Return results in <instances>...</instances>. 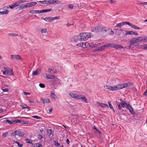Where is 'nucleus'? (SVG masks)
I'll use <instances>...</instances> for the list:
<instances>
[{
	"instance_id": "obj_56",
	"label": "nucleus",
	"mask_w": 147,
	"mask_h": 147,
	"mask_svg": "<svg viewBox=\"0 0 147 147\" xmlns=\"http://www.w3.org/2000/svg\"><path fill=\"white\" fill-rule=\"evenodd\" d=\"M20 107L23 109H26V108L29 109L30 108L28 107H24L23 105H20Z\"/></svg>"
},
{
	"instance_id": "obj_9",
	"label": "nucleus",
	"mask_w": 147,
	"mask_h": 147,
	"mask_svg": "<svg viewBox=\"0 0 147 147\" xmlns=\"http://www.w3.org/2000/svg\"><path fill=\"white\" fill-rule=\"evenodd\" d=\"M12 135L13 136H18L20 137H23L24 134L22 132L20 131H15L12 133Z\"/></svg>"
},
{
	"instance_id": "obj_43",
	"label": "nucleus",
	"mask_w": 147,
	"mask_h": 147,
	"mask_svg": "<svg viewBox=\"0 0 147 147\" xmlns=\"http://www.w3.org/2000/svg\"><path fill=\"white\" fill-rule=\"evenodd\" d=\"M42 33H46L47 31V30L46 28H43L41 30Z\"/></svg>"
},
{
	"instance_id": "obj_27",
	"label": "nucleus",
	"mask_w": 147,
	"mask_h": 147,
	"mask_svg": "<svg viewBox=\"0 0 147 147\" xmlns=\"http://www.w3.org/2000/svg\"><path fill=\"white\" fill-rule=\"evenodd\" d=\"M38 3H40L42 4H49V0H45L42 1H40L38 2Z\"/></svg>"
},
{
	"instance_id": "obj_44",
	"label": "nucleus",
	"mask_w": 147,
	"mask_h": 147,
	"mask_svg": "<svg viewBox=\"0 0 147 147\" xmlns=\"http://www.w3.org/2000/svg\"><path fill=\"white\" fill-rule=\"evenodd\" d=\"M54 144L55 146H59L60 145V144L58 143V142L57 141H54Z\"/></svg>"
},
{
	"instance_id": "obj_64",
	"label": "nucleus",
	"mask_w": 147,
	"mask_h": 147,
	"mask_svg": "<svg viewBox=\"0 0 147 147\" xmlns=\"http://www.w3.org/2000/svg\"><path fill=\"white\" fill-rule=\"evenodd\" d=\"M144 96H147V88L146 89V91L144 93Z\"/></svg>"
},
{
	"instance_id": "obj_4",
	"label": "nucleus",
	"mask_w": 147,
	"mask_h": 147,
	"mask_svg": "<svg viewBox=\"0 0 147 147\" xmlns=\"http://www.w3.org/2000/svg\"><path fill=\"white\" fill-rule=\"evenodd\" d=\"M80 36L81 41H85L90 37V33L89 32L82 33L80 34Z\"/></svg>"
},
{
	"instance_id": "obj_60",
	"label": "nucleus",
	"mask_w": 147,
	"mask_h": 147,
	"mask_svg": "<svg viewBox=\"0 0 147 147\" xmlns=\"http://www.w3.org/2000/svg\"><path fill=\"white\" fill-rule=\"evenodd\" d=\"M138 4H139V5L143 4V5H147V2H142V3H139Z\"/></svg>"
},
{
	"instance_id": "obj_38",
	"label": "nucleus",
	"mask_w": 147,
	"mask_h": 147,
	"mask_svg": "<svg viewBox=\"0 0 147 147\" xmlns=\"http://www.w3.org/2000/svg\"><path fill=\"white\" fill-rule=\"evenodd\" d=\"M34 147H42V145L38 143L34 145Z\"/></svg>"
},
{
	"instance_id": "obj_22",
	"label": "nucleus",
	"mask_w": 147,
	"mask_h": 147,
	"mask_svg": "<svg viewBox=\"0 0 147 147\" xmlns=\"http://www.w3.org/2000/svg\"><path fill=\"white\" fill-rule=\"evenodd\" d=\"M52 10V9H47L40 10H38V13L47 12L50 11Z\"/></svg>"
},
{
	"instance_id": "obj_58",
	"label": "nucleus",
	"mask_w": 147,
	"mask_h": 147,
	"mask_svg": "<svg viewBox=\"0 0 147 147\" xmlns=\"http://www.w3.org/2000/svg\"><path fill=\"white\" fill-rule=\"evenodd\" d=\"M38 139H39V140H41L43 138L42 136L40 135H38Z\"/></svg>"
},
{
	"instance_id": "obj_30",
	"label": "nucleus",
	"mask_w": 147,
	"mask_h": 147,
	"mask_svg": "<svg viewBox=\"0 0 147 147\" xmlns=\"http://www.w3.org/2000/svg\"><path fill=\"white\" fill-rule=\"evenodd\" d=\"M108 103L109 104V107L114 112H115L114 109L112 105L111 104V101H109L108 102Z\"/></svg>"
},
{
	"instance_id": "obj_25",
	"label": "nucleus",
	"mask_w": 147,
	"mask_h": 147,
	"mask_svg": "<svg viewBox=\"0 0 147 147\" xmlns=\"http://www.w3.org/2000/svg\"><path fill=\"white\" fill-rule=\"evenodd\" d=\"M28 3L29 7L34 6L37 4L36 2L35 1L31 2Z\"/></svg>"
},
{
	"instance_id": "obj_61",
	"label": "nucleus",
	"mask_w": 147,
	"mask_h": 147,
	"mask_svg": "<svg viewBox=\"0 0 147 147\" xmlns=\"http://www.w3.org/2000/svg\"><path fill=\"white\" fill-rule=\"evenodd\" d=\"M52 108L50 109L47 110V112L49 113H51L52 111Z\"/></svg>"
},
{
	"instance_id": "obj_21",
	"label": "nucleus",
	"mask_w": 147,
	"mask_h": 147,
	"mask_svg": "<svg viewBox=\"0 0 147 147\" xmlns=\"http://www.w3.org/2000/svg\"><path fill=\"white\" fill-rule=\"evenodd\" d=\"M128 25H129V26H130L132 28H133L134 29L136 30L140 29V28L139 27L134 25H133V24L131 23H129V24Z\"/></svg>"
},
{
	"instance_id": "obj_32",
	"label": "nucleus",
	"mask_w": 147,
	"mask_h": 147,
	"mask_svg": "<svg viewBox=\"0 0 147 147\" xmlns=\"http://www.w3.org/2000/svg\"><path fill=\"white\" fill-rule=\"evenodd\" d=\"M9 134L8 131H6L5 133H3L2 135V137L3 138H4L7 136Z\"/></svg>"
},
{
	"instance_id": "obj_54",
	"label": "nucleus",
	"mask_w": 147,
	"mask_h": 147,
	"mask_svg": "<svg viewBox=\"0 0 147 147\" xmlns=\"http://www.w3.org/2000/svg\"><path fill=\"white\" fill-rule=\"evenodd\" d=\"M9 124H12L14 122H13V121H11L10 120H7L6 121Z\"/></svg>"
},
{
	"instance_id": "obj_35",
	"label": "nucleus",
	"mask_w": 147,
	"mask_h": 147,
	"mask_svg": "<svg viewBox=\"0 0 147 147\" xmlns=\"http://www.w3.org/2000/svg\"><path fill=\"white\" fill-rule=\"evenodd\" d=\"M38 74V70H37L35 71H34L32 74L33 76H34L37 75Z\"/></svg>"
},
{
	"instance_id": "obj_62",
	"label": "nucleus",
	"mask_w": 147,
	"mask_h": 147,
	"mask_svg": "<svg viewBox=\"0 0 147 147\" xmlns=\"http://www.w3.org/2000/svg\"><path fill=\"white\" fill-rule=\"evenodd\" d=\"M69 8H70L71 9H72L73 7V5L72 4H70L68 6Z\"/></svg>"
},
{
	"instance_id": "obj_50",
	"label": "nucleus",
	"mask_w": 147,
	"mask_h": 147,
	"mask_svg": "<svg viewBox=\"0 0 147 147\" xmlns=\"http://www.w3.org/2000/svg\"><path fill=\"white\" fill-rule=\"evenodd\" d=\"M39 86L41 88H44L45 87V85L43 84L40 83L39 84Z\"/></svg>"
},
{
	"instance_id": "obj_29",
	"label": "nucleus",
	"mask_w": 147,
	"mask_h": 147,
	"mask_svg": "<svg viewBox=\"0 0 147 147\" xmlns=\"http://www.w3.org/2000/svg\"><path fill=\"white\" fill-rule=\"evenodd\" d=\"M107 27H100L99 32H106V31L105 30L106 28H107Z\"/></svg>"
},
{
	"instance_id": "obj_41",
	"label": "nucleus",
	"mask_w": 147,
	"mask_h": 147,
	"mask_svg": "<svg viewBox=\"0 0 147 147\" xmlns=\"http://www.w3.org/2000/svg\"><path fill=\"white\" fill-rule=\"evenodd\" d=\"M61 1H59L58 0H54V4H61Z\"/></svg>"
},
{
	"instance_id": "obj_3",
	"label": "nucleus",
	"mask_w": 147,
	"mask_h": 147,
	"mask_svg": "<svg viewBox=\"0 0 147 147\" xmlns=\"http://www.w3.org/2000/svg\"><path fill=\"white\" fill-rule=\"evenodd\" d=\"M130 42V46H129V48L131 47V45H133L135 46H138L139 45V39L138 37H134L132 38L131 40L129 41Z\"/></svg>"
},
{
	"instance_id": "obj_28",
	"label": "nucleus",
	"mask_w": 147,
	"mask_h": 147,
	"mask_svg": "<svg viewBox=\"0 0 147 147\" xmlns=\"http://www.w3.org/2000/svg\"><path fill=\"white\" fill-rule=\"evenodd\" d=\"M140 48L145 50H147V44H145L144 45H140Z\"/></svg>"
},
{
	"instance_id": "obj_19",
	"label": "nucleus",
	"mask_w": 147,
	"mask_h": 147,
	"mask_svg": "<svg viewBox=\"0 0 147 147\" xmlns=\"http://www.w3.org/2000/svg\"><path fill=\"white\" fill-rule=\"evenodd\" d=\"M97 105L98 106H99L100 107H102L103 108H108L109 106L107 104H106L102 103H100L97 102L96 103Z\"/></svg>"
},
{
	"instance_id": "obj_33",
	"label": "nucleus",
	"mask_w": 147,
	"mask_h": 147,
	"mask_svg": "<svg viewBox=\"0 0 147 147\" xmlns=\"http://www.w3.org/2000/svg\"><path fill=\"white\" fill-rule=\"evenodd\" d=\"M29 13L32 14L38 13V10H31L29 11Z\"/></svg>"
},
{
	"instance_id": "obj_14",
	"label": "nucleus",
	"mask_w": 147,
	"mask_h": 147,
	"mask_svg": "<svg viewBox=\"0 0 147 147\" xmlns=\"http://www.w3.org/2000/svg\"><path fill=\"white\" fill-rule=\"evenodd\" d=\"M20 9L19 10L29 8L28 3L22 4L20 5Z\"/></svg>"
},
{
	"instance_id": "obj_59",
	"label": "nucleus",
	"mask_w": 147,
	"mask_h": 147,
	"mask_svg": "<svg viewBox=\"0 0 147 147\" xmlns=\"http://www.w3.org/2000/svg\"><path fill=\"white\" fill-rule=\"evenodd\" d=\"M47 133L49 134V135L50 136L52 134V130L51 129L48 130L47 131Z\"/></svg>"
},
{
	"instance_id": "obj_49",
	"label": "nucleus",
	"mask_w": 147,
	"mask_h": 147,
	"mask_svg": "<svg viewBox=\"0 0 147 147\" xmlns=\"http://www.w3.org/2000/svg\"><path fill=\"white\" fill-rule=\"evenodd\" d=\"M54 0H49V4H54Z\"/></svg>"
},
{
	"instance_id": "obj_51",
	"label": "nucleus",
	"mask_w": 147,
	"mask_h": 147,
	"mask_svg": "<svg viewBox=\"0 0 147 147\" xmlns=\"http://www.w3.org/2000/svg\"><path fill=\"white\" fill-rule=\"evenodd\" d=\"M95 47H96L97 46H99L100 45V43L98 42H96L94 43Z\"/></svg>"
},
{
	"instance_id": "obj_1",
	"label": "nucleus",
	"mask_w": 147,
	"mask_h": 147,
	"mask_svg": "<svg viewBox=\"0 0 147 147\" xmlns=\"http://www.w3.org/2000/svg\"><path fill=\"white\" fill-rule=\"evenodd\" d=\"M69 95L73 98L80 99L86 102H87V99L86 98L85 96H83L81 94H76L73 93H70Z\"/></svg>"
},
{
	"instance_id": "obj_63",
	"label": "nucleus",
	"mask_w": 147,
	"mask_h": 147,
	"mask_svg": "<svg viewBox=\"0 0 147 147\" xmlns=\"http://www.w3.org/2000/svg\"><path fill=\"white\" fill-rule=\"evenodd\" d=\"M53 70L52 69L49 68L48 69V71L50 73H51V71Z\"/></svg>"
},
{
	"instance_id": "obj_48",
	"label": "nucleus",
	"mask_w": 147,
	"mask_h": 147,
	"mask_svg": "<svg viewBox=\"0 0 147 147\" xmlns=\"http://www.w3.org/2000/svg\"><path fill=\"white\" fill-rule=\"evenodd\" d=\"M125 34L126 35H131V31H125Z\"/></svg>"
},
{
	"instance_id": "obj_45",
	"label": "nucleus",
	"mask_w": 147,
	"mask_h": 147,
	"mask_svg": "<svg viewBox=\"0 0 147 147\" xmlns=\"http://www.w3.org/2000/svg\"><path fill=\"white\" fill-rule=\"evenodd\" d=\"M26 0H20L18 1L20 5L22 3H25L26 2Z\"/></svg>"
},
{
	"instance_id": "obj_18",
	"label": "nucleus",
	"mask_w": 147,
	"mask_h": 147,
	"mask_svg": "<svg viewBox=\"0 0 147 147\" xmlns=\"http://www.w3.org/2000/svg\"><path fill=\"white\" fill-rule=\"evenodd\" d=\"M19 5L18 1H17L14 3L12 4L11 5L9 6V7L11 9H13L15 7L18 6Z\"/></svg>"
},
{
	"instance_id": "obj_12",
	"label": "nucleus",
	"mask_w": 147,
	"mask_h": 147,
	"mask_svg": "<svg viewBox=\"0 0 147 147\" xmlns=\"http://www.w3.org/2000/svg\"><path fill=\"white\" fill-rule=\"evenodd\" d=\"M11 58L12 59H16L21 60L22 58L18 55H11Z\"/></svg>"
},
{
	"instance_id": "obj_47",
	"label": "nucleus",
	"mask_w": 147,
	"mask_h": 147,
	"mask_svg": "<svg viewBox=\"0 0 147 147\" xmlns=\"http://www.w3.org/2000/svg\"><path fill=\"white\" fill-rule=\"evenodd\" d=\"M22 120L19 119H16L14 121H13V122H15L16 123H22Z\"/></svg>"
},
{
	"instance_id": "obj_16",
	"label": "nucleus",
	"mask_w": 147,
	"mask_h": 147,
	"mask_svg": "<svg viewBox=\"0 0 147 147\" xmlns=\"http://www.w3.org/2000/svg\"><path fill=\"white\" fill-rule=\"evenodd\" d=\"M44 75L46 76V78L48 79H53L55 78V76L52 75L50 74H47V73H45Z\"/></svg>"
},
{
	"instance_id": "obj_15",
	"label": "nucleus",
	"mask_w": 147,
	"mask_h": 147,
	"mask_svg": "<svg viewBox=\"0 0 147 147\" xmlns=\"http://www.w3.org/2000/svg\"><path fill=\"white\" fill-rule=\"evenodd\" d=\"M100 27L98 26H94L92 28L91 31L94 32H99Z\"/></svg>"
},
{
	"instance_id": "obj_31",
	"label": "nucleus",
	"mask_w": 147,
	"mask_h": 147,
	"mask_svg": "<svg viewBox=\"0 0 147 147\" xmlns=\"http://www.w3.org/2000/svg\"><path fill=\"white\" fill-rule=\"evenodd\" d=\"M9 12V11L7 10L0 11V15L1 14H7Z\"/></svg>"
},
{
	"instance_id": "obj_34",
	"label": "nucleus",
	"mask_w": 147,
	"mask_h": 147,
	"mask_svg": "<svg viewBox=\"0 0 147 147\" xmlns=\"http://www.w3.org/2000/svg\"><path fill=\"white\" fill-rule=\"evenodd\" d=\"M25 141L27 143L31 144L32 143V141L30 139H26L25 140Z\"/></svg>"
},
{
	"instance_id": "obj_2",
	"label": "nucleus",
	"mask_w": 147,
	"mask_h": 147,
	"mask_svg": "<svg viewBox=\"0 0 147 147\" xmlns=\"http://www.w3.org/2000/svg\"><path fill=\"white\" fill-rule=\"evenodd\" d=\"M121 102V106L123 108L125 107L127 109H129L131 114L133 113V111H134L132 107L130 105L129 102H126L121 99H120Z\"/></svg>"
},
{
	"instance_id": "obj_7",
	"label": "nucleus",
	"mask_w": 147,
	"mask_h": 147,
	"mask_svg": "<svg viewBox=\"0 0 147 147\" xmlns=\"http://www.w3.org/2000/svg\"><path fill=\"white\" fill-rule=\"evenodd\" d=\"M129 84V83H126L117 85L116 86L117 90L127 87L128 86Z\"/></svg>"
},
{
	"instance_id": "obj_11",
	"label": "nucleus",
	"mask_w": 147,
	"mask_h": 147,
	"mask_svg": "<svg viewBox=\"0 0 147 147\" xmlns=\"http://www.w3.org/2000/svg\"><path fill=\"white\" fill-rule=\"evenodd\" d=\"M104 87L107 89L109 90L110 91H114L115 90H117V88H116V86H113L106 85L104 86Z\"/></svg>"
},
{
	"instance_id": "obj_40",
	"label": "nucleus",
	"mask_w": 147,
	"mask_h": 147,
	"mask_svg": "<svg viewBox=\"0 0 147 147\" xmlns=\"http://www.w3.org/2000/svg\"><path fill=\"white\" fill-rule=\"evenodd\" d=\"M89 45L90 47H95L94 43V42L90 43L88 44Z\"/></svg>"
},
{
	"instance_id": "obj_6",
	"label": "nucleus",
	"mask_w": 147,
	"mask_h": 147,
	"mask_svg": "<svg viewBox=\"0 0 147 147\" xmlns=\"http://www.w3.org/2000/svg\"><path fill=\"white\" fill-rule=\"evenodd\" d=\"M108 45L109 47H113L115 48L116 49H122L123 48V47L122 46L119 44H115L114 43H108Z\"/></svg>"
},
{
	"instance_id": "obj_23",
	"label": "nucleus",
	"mask_w": 147,
	"mask_h": 147,
	"mask_svg": "<svg viewBox=\"0 0 147 147\" xmlns=\"http://www.w3.org/2000/svg\"><path fill=\"white\" fill-rule=\"evenodd\" d=\"M50 94V97L52 98L56 99L57 98L56 95L53 92V91H52L51 92Z\"/></svg>"
},
{
	"instance_id": "obj_53",
	"label": "nucleus",
	"mask_w": 147,
	"mask_h": 147,
	"mask_svg": "<svg viewBox=\"0 0 147 147\" xmlns=\"http://www.w3.org/2000/svg\"><path fill=\"white\" fill-rule=\"evenodd\" d=\"M22 123L24 124H27L28 123V122L27 121L22 120Z\"/></svg>"
},
{
	"instance_id": "obj_8",
	"label": "nucleus",
	"mask_w": 147,
	"mask_h": 147,
	"mask_svg": "<svg viewBox=\"0 0 147 147\" xmlns=\"http://www.w3.org/2000/svg\"><path fill=\"white\" fill-rule=\"evenodd\" d=\"M58 19V18L57 16L55 17H49L45 18L44 20L47 22H51L56 19Z\"/></svg>"
},
{
	"instance_id": "obj_13",
	"label": "nucleus",
	"mask_w": 147,
	"mask_h": 147,
	"mask_svg": "<svg viewBox=\"0 0 147 147\" xmlns=\"http://www.w3.org/2000/svg\"><path fill=\"white\" fill-rule=\"evenodd\" d=\"M105 29V30L106 31V32L107 34L111 35H113L114 34V32L112 31L111 28H107Z\"/></svg>"
},
{
	"instance_id": "obj_42",
	"label": "nucleus",
	"mask_w": 147,
	"mask_h": 147,
	"mask_svg": "<svg viewBox=\"0 0 147 147\" xmlns=\"http://www.w3.org/2000/svg\"><path fill=\"white\" fill-rule=\"evenodd\" d=\"M131 35H134L136 36H137L138 35V33L136 32H134V31H131Z\"/></svg>"
},
{
	"instance_id": "obj_57",
	"label": "nucleus",
	"mask_w": 147,
	"mask_h": 147,
	"mask_svg": "<svg viewBox=\"0 0 147 147\" xmlns=\"http://www.w3.org/2000/svg\"><path fill=\"white\" fill-rule=\"evenodd\" d=\"M32 117L34 118H36V119H40V117H39L37 116H33Z\"/></svg>"
},
{
	"instance_id": "obj_10",
	"label": "nucleus",
	"mask_w": 147,
	"mask_h": 147,
	"mask_svg": "<svg viewBox=\"0 0 147 147\" xmlns=\"http://www.w3.org/2000/svg\"><path fill=\"white\" fill-rule=\"evenodd\" d=\"M140 42H147V36H145L138 37Z\"/></svg>"
},
{
	"instance_id": "obj_39",
	"label": "nucleus",
	"mask_w": 147,
	"mask_h": 147,
	"mask_svg": "<svg viewBox=\"0 0 147 147\" xmlns=\"http://www.w3.org/2000/svg\"><path fill=\"white\" fill-rule=\"evenodd\" d=\"M101 47H102V49L103 50L104 49H105V48H107V47H109L108 46V44H105V45H102L101 46Z\"/></svg>"
},
{
	"instance_id": "obj_37",
	"label": "nucleus",
	"mask_w": 147,
	"mask_h": 147,
	"mask_svg": "<svg viewBox=\"0 0 147 147\" xmlns=\"http://www.w3.org/2000/svg\"><path fill=\"white\" fill-rule=\"evenodd\" d=\"M8 35L11 36H18V35L16 33H9Z\"/></svg>"
},
{
	"instance_id": "obj_20",
	"label": "nucleus",
	"mask_w": 147,
	"mask_h": 147,
	"mask_svg": "<svg viewBox=\"0 0 147 147\" xmlns=\"http://www.w3.org/2000/svg\"><path fill=\"white\" fill-rule=\"evenodd\" d=\"M116 104L118 106V109L119 110H121V102L120 101V99H118L116 100Z\"/></svg>"
},
{
	"instance_id": "obj_5",
	"label": "nucleus",
	"mask_w": 147,
	"mask_h": 147,
	"mask_svg": "<svg viewBox=\"0 0 147 147\" xmlns=\"http://www.w3.org/2000/svg\"><path fill=\"white\" fill-rule=\"evenodd\" d=\"M4 71H2L3 75L9 76L13 75L12 69L5 67H4Z\"/></svg>"
},
{
	"instance_id": "obj_46",
	"label": "nucleus",
	"mask_w": 147,
	"mask_h": 147,
	"mask_svg": "<svg viewBox=\"0 0 147 147\" xmlns=\"http://www.w3.org/2000/svg\"><path fill=\"white\" fill-rule=\"evenodd\" d=\"M94 129H95L99 134H102L101 132L98 129H97L96 127H94Z\"/></svg>"
},
{
	"instance_id": "obj_52",
	"label": "nucleus",
	"mask_w": 147,
	"mask_h": 147,
	"mask_svg": "<svg viewBox=\"0 0 147 147\" xmlns=\"http://www.w3.org/2000/svg\"><path fill=\"white\" fill-rule=\"evenodd\" d=\"M15 142L20 147H22V144H20L19 142L16 141Z\"/></svg>"
},
{
	"instance_id": "obj_55",
	"label": "nucleus",
	"mask_w": 147,
	"mask_h": 147,
	"mask_svg": "<svg viewBox=\"0 0 147 147\" xmlns=\"http://www.w3.org/2000/svg\"><path fill=\"white\" fill-rule=\"evenodd\" d=\"M2 90L4 92H7L8 91V88H5V89H3L2 88Z\"/></svg>"
},
{
	"instance_id": "obj_26",
	"label": "nucleus",
	"mask_w": 147,
	"mask_h": 147,
	"mask_svg": "<svg viewBox=\"0 0 147 147\" xmlns=\"http://www.w3.org/2000/svg\"><path fill=\"white\" fill-rule=\"evenodd\" d=\"M102 50H103L102 49V47L101 46L100 47H99L97 48H96V49H94L93 50V51L94 52H95L97 51H102Z\"/></svg>"
},
{
	"instance_id": "obj_36",
	"label": "nucleus",
	"mask_w": 147,
	"mask_h": 147,
	"mask_svg": "<svg viewBox=\"0 0 147 147\" xmlns=\"http://www.w3.org/2000/svg\"><path fill=\"white\" fill-rule=\"evenodd\" d=\"M85 43L84 42H82L81 43H78L77 45L76 46L78 47H83L84 45H85Z\"/></svg>"
},
{
	"instance_id": "obj_17",
	"label": "nucleus",
	"mask_w": 147,
	"mask_h": 147,
	"mask_svg": "<svg viewBox=\"0 0 147 147\" xmlns=\"http://www.w3.org/2000/svg\"><path fill=\"white\" fill-rule=\"evenodd\" d=\"M129 24V23L128 22H122L119 24H117L115 27H120L123 26L125 24L126 25H128Z\"/></svg>"
},
{
	"instance_id": "obj_24",
	"label": "nucleus",
	"mask_w": 147,
	"mask_h": 147,
	"mask_svg": "<svg viewBox=\"0 0 147 147\" xmlns=\"http://www.w3.org/2000/svg\"><path fill=\"white\" fill-rule=\"evenodd\" d=\"M41 101H42L43 103H46L47 104L50 103L51 102L49 99H44L41 98Z\"/></svg>"
}]
</instances>
